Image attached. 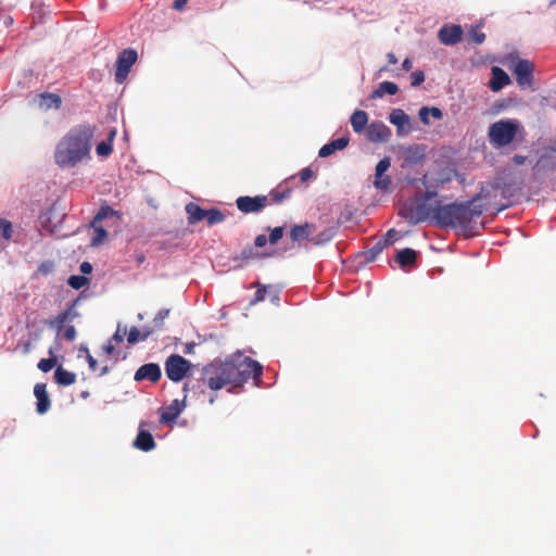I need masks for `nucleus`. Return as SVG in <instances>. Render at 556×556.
I'll return each instance as SVG.
<instances>
[{"label":"nucleus","instance_id":"nucleus-1","mask_svg":"<svg viewBox=\"0 0 556 556\" xmlns=\"http://www.w3.org/2000/svg\"><path fill=\"white\" fill-rule=\"evenodd\" d=\"M263 367L254 359L238 355L225 362H213L205 366L201 381L211 390L217 391L227 386L241 387L249 379L260 383Z\"/></svg>","mask_w":556,"mask_h":556},{"label":"nucleus","instance_id":"nucleus-2","mask_svg":"<svg viewBox=\"0 0 556 556\" xmlns=\"http://www.w3.org/2000/svg\"><path fill=\"white\" fill-rule=\"evenodd\" d=\"M94 130L96 127L89 124H80L70 129L56 144L55 164L61 168H71L90 159Z\"/></svg>","mask_w":556,"mask_h":556},{"label":"nucleus","instance_id":"nucleus-3","mask_svg":"<svg viewBox=\"0 0 556 556\" xmlns=\"http://www.w3.org/2000/svg\"><path fill=\"white\" fill-rule=\"evenodd\" d=\"M478 197L463 203L434 206V223L441 227H459L467 237L477 235V218L483 213V205L476 204Z\"/></svg>","mask_w":556,"mask_h":556},{"label":"nucleus","instance_id":"nucleus-4","mask_svg":"<svg viewBox=\"0 0 556 556\" xmlns=\"http://www.w3.org/2000/svg\"><path fill=\"white\" fill-rule=\"evenodd\" d=\"M399 214L410 225H417L430 218L434 222V206L432 207L417 194L403 204Z\"/></svg>","mask_w":556,"mask_h":556},{"label":"nucleus","instance_id":"nucleus-5","mask_svg":"<svg viewBox=\"0 0 556 556\" xmlns=\"http://www.w3.org/2000/svg\"><path fill=\"white\" fill-rule=\"evenodd\" d=\"M520 127L517 119L497 121L489 127V140L496 148L506 147L515 140Z\"/></svg>","mask_w":556,"mask_h":556},{"label":"nucleus","instance_id":"nucleus-6","mask_svg":"<svg viewBox=\"0 0 556 556\" xmlns=\"http://www.w3.org/2000/svg\"><path fill=\"white\" fill-rule=\"evenodd\" d=\"M138 53L132 48L124 49L116 59L115 80L122 84L128 76L131 66L137 62Z\"/></svg>","mask_w":556,"mask_h":556},{"label":"nucleus","instance_id":"nucleus-7","mask_svg":"<svg viewBox=\"0 0 556 556\" xmlns=\"http://www.w3.org/2000/svg\"><path fill=\"white\" fill-rule=\"evenodd\" d=\"M189 367V362L178 354L170 355L165 362V372L168 379L174 382L182 380Z\"/></svg>","mask_w":556,"mask_h":556},{"label":"nucleus","instance_id":"nucleus-8","mask_svg":"<svg viewBox=\"0 0 556 556\" xmlns=\"http://www.w3.org/2000/svg\"><path fill=\"white\" fill-rule=\"evenodd\" d=\"M236 205L238 210L244 214L258 213L269 205V199L266 195H243L236 200Z\"/></svg>","mask_w":556,"mask_h":556},{"label":"nucleus","instance_id":"nucleus-9","mask_svg":"<svg viewBox=\"0 0 556 556\" xmlns=\"http://www.w3.org/2000/svg\"><path fill=\"white\" fill-rule=\"evenodd\" d=\"M534 65L529 60H518L513 68L517 84L521 88L531 87L533 84Z\"/></svg>","mask_w":556,"mask_h":556},{"label":"nucleus","instance_id":"nucleus-10","mask_svg":"<svg viewBox=\"0 0 556 556\" xmlns=\"http://www.w3.org/2000/svg\"><path fill=\"white\" fill-rule=\"evenodd\" d=\"M390 166L391 160L388 156L381 159L376 165L374 186L377 189L386 191L392 185L391 177L386 175V172L390 168Z\"/></svg>","mask_w":556,"mask_h":556},{"label":"nucleus","instance_id":"nucleus-11","mask_svg":"<svg viewBox=\"0 0 556 556\" xmlns=\"http://www.w3.org/2000/svg\"><path fill=\"white\" fill-rule=\"evenodd\" d=\"M162 377L161 367L155 363H148L140 366L134 376V380L137 382L148 380L152 383H156Z\"/></svg>","mask_w":556,"mask_h":556},{"label":"nucleus","instance_id":"nucleus-12","mask_svg":"<svg viewBox=\"0 0 556 556\" xmlns=\"http://www.w3.org/2000/svg\"><path fill=\"white\" fill-rule=\"evenodd\" d=\"M438 37L443 45H456L463 38V28L459 25H444L440 28Z\"/></svg>","mask_w":556,"mask_h":556},{"label":"nucleus","instance_id":"nucleus-13","mask_svg":"<svg viewBox=\"0 0 556 556\" xmlns=\"http://www.w3.org/2000/svg\"><path fill=\"white\" fill-rule=\"evenodd\" d=\"M366 137L371 142H386L391 137V129L382 122H372L367 127Z\"/></svg>","mask_w":556,"mask_h":556},{"label":"nucleus","instance_id":"nucleus-14","mask_svg":"<svg viewBox=\"0 0 556 556\" xmlns=\"http://www.w3.org/2000/svg\"><path fill=\"white\" fill-rule=\"evenodd\" d=\"M316 226L312 223H304L291 227L289 237L292 243L301 244L302 241H311L312 235L315 232Z\"/></svg>","mask_w":556,"mask_h":556},{"label":"nucleus","instance_id":"nucleus-15","mask_svg":"<svg viewBox=\"0 0 556 556\" xmlns=\"http://www.w3.org/2000/svg\"><path fill=\"white\" fill-rule=\"evenodd\" d=\"M75 302H73L65 311L58 314L53 319L47 321V325L56 330L58 336L61 334L64 325L68 321H72L78 314L74 309Z\"/></svg>","mask_w":556,"mask_h":556},{"label":"nucleus","instance_id":"nucleus-16","mask_svg":"<svg viewBox=\"0 0 556 556\" xmlns=\"http://www.w3.org/2000/svg\"><path fill=\"white\" fill-rule=\"evenodd\" d=\"M185 408L184 401L174 400L169 405L161 408L160 410V422L163 425H169L174 422L177 417L181 414Z\"/></svg>","mask_w":556,"mask_h":556},{"label":"nucleus","instance_id":"nucleus-17","mask_svg":"<svg viewBox=\"0 0 556 556\" xmlns=\"http://www.w3.org/2000/svg\"><path fill=\"white\" fill-rule=\"evenodd\" d=\"M556 168V155L553 151H545L540 155L535 165L533 166V174H545Z\"/></svg>","mask_w":556,"mask_h":556},{"label":"nucleus","instance_id":"nucleus-18","mask_svg":"<svg viewBox=\"0 0 556 556\" xmlns=\"http://www.w3.org/2000/svg\"><path fill=\"white\" fill-rule=\"evenodd\" d=\"M34 395L36 396V410L38 414H46L51 406L50 396L45 383H37L34 388Z\"/></svg>","mask_w":556,"mask_h":556},{"label":"nucleus","instance_id":"nucleus-19","mask_svg":"<svg viewBox=\"0 0 556 556\" xmlns=\"http://www.w3.org/2000/svg\"><path fill=\"white\" fill-rule=\"evenodd\" d=\"M389 121L396 126L400 136L410 129L409 116L401 109H394L390 113Z\"/></svg>","mask_w":556,"mask_h":556},{"label":"nucleus","instance_id":"nucleus-20","mask_svg":"<svg viewBox=\"0 0 556 556\" xmlns=\"http://www.w3.org/2000/svg\"><path fill=\"white\" fill-rule=\"evenodd\" d=\"M496 188L501 190L502 197L508 200V203L503 205L500 210L510 206L513 204L511 199L519 194L521 191V187L514 181H497Z\"/></svg>","mask_w":556,"mask_h":556},{"label":"nucleus","instance_id":"nucleus-21","mask_svg":"<svg viewBox=\"0 0 556 556\" xmlns=\"http://www.w3.org/2000/svg\"><path fill=\"white\" fill-rule=\"evenodd\" d=\"M349 142H350L349 136H343L341 138L334 139V140L330 141L329 143L324 144L320 148L318 155L320 157H328L331 154H333L336 151L343 150L344 148H346Z\"/></svg>","mask_w":556,"mask_h":556},{"label":"nucleus","instance_id":"nucleus-22","mask_svg":"<svg viewBox=\"0 0 556 556\" xmlns=\"http://www.w3.org/2000/svg\"><path fill=\"white\" fill-rule=\"evenodd\" d=\"M509 83L510 78L504 70L497 66L492 68V79L490 81V88L492 91H500Z\"/></svg>","mask_w":556,"mask_h":556},{"label":"nucleus","instance_id":"nucleus-23","mask_svg":"<svg viewBox=\"0 0 556 556\" xmlns=\"http://www.w3.org/2000/svg\"><path fill=\"white\" fill-rule=\"evenodd\" d=\"M38 105L41 110L48 111L50 109H60L62 105V99L56 93L42 92L38 96Z\"/></svg>","mask_w":556,"mask_h":556},{"label":"nucleus","instance_id":"nucleus-24","mask_svg":"<svg viewBox=\"0 0 556 556\" xmlns=\"http://www.w3.org/2000/svg\"><path fill=\"white\" fill-rule=\"evenodd\" d=\"M417 252L410 248L403 249L397 252L395 262L402 267H412L416 264Z\"/></svg>","mask_w":556,"mask_h":556},{"label":"nucleus","instance_id":"nucleus-25","mask_svg":"<svg viewBox=\"0 0 556 556\" xmlns=\"http://www.w3.org/2000/svg\"><path fill=\"white\" fill-rule=\"evenodd\" d=\"M134 445L140 451L149 452L154 448L155 441L150 432L141 430L137 434Z\"/></svg>","mask_w":556,"mask_h":556},{"label":"nucleus","instance_id":"nucleus-26","mask_svg":"<svg viewBox=\"0 0 556 556\" xmlns=\"http://www.w3.org/2000/svg\"><path fill=\"white\" fill-rule=\"evenodd\" d=\"M188 215V223L194 225L205 218L206 210L202 208L198 204L190 202L185 207Z\"/></svg>","mask_w":556,"mask_h":556},{"label":"nucleus","instance_id":"nucleus-27","mask_svg":"<svg viewBox=\"0 0 556 556\" xmlns=\"http://www.w3.org/2000/svg\"><path fill=\"white\" fill-rule=\"evenodd\" d=\"M350 122H351V126H352L353 130L357 134H361L366 128V125L368 123V115L363 110H356L352 114Z\"/></svg>","mask_w":556,"mask_h":556},{"label":"nucleus","instance_id":"nucleus-28","mask_svg":"<svg viewBox=\"0 0 556 556\" xmlns=\"http://www.w3.org/2000/svg\"><path fill=\"white\" fill-rule=\"evenodd\" d=\"M54 380L59 386L67 387L76 382V374L59 366L54 371Z\"/></svg>","mask_w":556,"mask_h":556},{"label":"nucleus","instance_id":"nucleus-29","mask_svg":"<svg viewBox=\"0 0 556 556\" xmlns=\"http://www.w3.org/2000/svg\"><path fill=\"white\" fill-rule=\"evenodd\" d=\"M425 157V149L420 146L408 147L404 150V160L409 164H417Z\"/></svg>","mask_w":556,"mask_h":556},{"label":"nucleus","instance_id":"nucleus-30","mask_svg":"<svg viewBox=\"0 0 556 556\" xmlns=\"http://www.w3.org/2000/svg\"><path fill=\"white\" fill-rule=\"evenodd\" d=\"M290 193H291V189L288 187L282 188L281 186H279L276 189L270 190V192L267 195L269 199V204L282 203L285 200L289 199Z\"/></svg>","mask_w":556,"mask_h":556},{"label":"nucleus","instance_id":"nucleus-31","mask_svg":"<svg viewBox=\"0 0 556 556\" xmlns=\"http://www.w3.org/2000/svg\"><path fill=\"white\" fill-rule=\"evenodd\" d=\"M117 217V218H121V214L118 211H115L113 210L112 207L108 206V205H102L98 213L96 214V216L93 217L92 222H91V226H94L97 224H99L101 220L105 219V218H109V217Z\"/></svg>","mask_w":556,"mask_h":556},{"label":"nucleus","instance_id":"nucleus-32","mask_svg":"<svg viewBox=\"0 0 556 556\" xmlns=\"http://www.w3.org/2000/svg\"><path fill=\"white\" fill-rule=\"evenodd\" d=\"M225 214L218 208H210L206 210L205 220L208 226H214L216 224L223 223L225 220Z\"/></svg>","mask_w":556,"mask_h":556},{"label":"nucleus","instance_id":"nucleus-33","mask_svg":"<svg viewBox=\"0 0 556 556\" xmlns=\"http://www.w3.org/2000/svg\"><path fill=\"white\" fill-rule=\"evenodd\" d=\"M152 332L153 330H144L141 334V331L134 326L128 331L127 341L130 344H135L138 342L139 339L146 340Z\"/></svg>","mask_w":556,"mask_h":556},{"label":"nucleus","instance_id":"nucleus-34","mask_svg":"<svg viewBox=\"0 0 556 556\" xmlns=\"http://www.w3.org/2000/svg\"><path fill=\"white\" fill-rule=\"evenodd\" d=\"M114 135L115 132L112 131L108 140L101 141L97 146L96 152L99 156L108 157L112 153V139Z\"/></svg>","mask_w":556,"mask_h":556},{"label":"nucleus","instance_id":"nucleus-35","mask_svg":"<svg viewBox=\"0 0 556 556\" xmlns=\"http://www.w3.org/2000/svg\"><path fill=\"white\" fill-rule=\"evenodd\" d=\"M13 235V224L0 217V240L10 241Z\"/></svg>","mask_w":556,"mask_h":556},{"label":"nucleus","instance_id":"nucleus-36","mask_svg":"<svg viewBox=\"0 0 556 556\" xmlns=\"http://www.w3.org/2000/svg\"><path fill=\"white\" fill-rule=\"evenodd\" d=\"M91 227L94 230V237L91 239V245L97 247L102 244L104 240L108 238V231L98 224Z\"/></svg>","mask_w":556,"mask_h":556},{"label":"nucleus","instance_id":"nucleus-37","mask_svg":"<svg viewBox=\"0 0 556 556\" xmlns=\"http://www.w3.org/2000/svg\"><path fill=\"white\" fill-rule=\"evenodd\" d=\"M386 243L378 240L367 252L366 260L368 262L375 261L378 255L386 249Z\"/></svg>","mask_w":556,"mask_h":556},{"label":"nucleus","instance_id":"nucleus-38","mask_svg":"<svg viewBox=\"0 0 556 556\" xmlns=\"http://www.w3.org/2000/svg\"><path fill=\"white\" fill-rule=\"evenodd\" d=\"M267 230L269 231L268 242L271 245L277 244L278 241L283 237V233H285V227L283 226H278V227H275V228H269L268 227Z\"/></svg>","mask_w":556,"mask_h":556},{"label":"nucleus","instance_id":"nucleus-39","mask_svg":"<svg viewBox=\"0 0 556 556\" xmlns=\"http://www.w3.org/2000/svg\"><path fill=\"white\" fill-rule=\"evenodd\" d=\"M88 278L84 275H73L68 278L67 283L75 290H79L88 283Z\"/></svg>","mask_w":556,"mask_h":556},{"label":"nucleus","instance_id":"nucleus-40","mask_svg":"<svg viewBox=\"0 0 556 556\" xmlns=\"http://www.w3.org/2000/svg\"><path fill=\"white\" fill-rule=\"evenodd\" d=\"M56 364V358L51 356L49 358H41L37 365L38 369L43 372L50 371Z\"/></svg>","mask_w":556,"mask_h":556},{"label":"nucleus","instance_id":"nucleus-41","mask_svg":"<svg viewBox=\"0 0 556 556\" xmlns=\"http://www.w3.org/2000/svg\"><path fill=\"white\" fill-rule=\"evenodd\" d=\"M331 233L327 230L319 232L316 236L312 235L311 242H313L316 245L326 243L331 240Z\"/></svg>","mask_w":556,"mask_h":556},{"label":"nucleus","instance_id":"nucleus-42","mask_svg":"<svg viewBox=\"0 0 556 556\" xmlns=\"http://www.w3.org/2000/svg\"><path fill=\"white\" fill-rule=\"evenodd\" d=\"M380 91H382L383 93H388L390 96H394L397 93L399 87L396 84L392 81H382L380 84Z\"/></svg>","mask_w":556,"mask_h":556},{"label":"nucleus","instance_id":"nucleus-43","mask_svg":"<svg viewBox=\"0 0 556 556\" xmlns=\"http://www.w3.org/2000/svg\"><path fill=\"white\" fill-rule=\"evenodd\" d=\"M400 238L399 232L395 229H390L387 231L383 238L380 239L381 242L386 243V247L393 244Z\"/></svg>","mask_w":556,"mask_h":556},{"label":"nucleus","instance_id":"nucleus-44","mask_svg":"<svg viewBox=\"0 0 556 556\" xmlns=\"http://www.w3.org/2000/svg\"><path fill=\"white\" fill-rule=\"evenodd\" d=\"M169 309H161L153 319L155 328H162L164 319L168 316Z\"/></svg>","mask_w":556,"mask_h":556},{"label":"nucleus","instance_id":"nucleus-45","mask_svg":"<svg viewBox=\"0 0 556 556\" xmlns=\"http://www.w3.org/2000/svg\"><path fill=\"white\" fill-rule=\"evenodd\" d=\"M60 336L67 341H74L76 338V329L73 325H70Z\"/></svg>","mask_w":556,"mask_h":556},{"label":"nucleus","instance_id":"nucleus-46","mask_svg":"<svg viewBox=\"0 0 556 556\" xmlns=\"http://www.w3.org/2000/svg\"><path fill=\"white\" fill-rule=\"evenodd\" d=\"M412 86L417 87L425 81V74L421 71L413 72L410 75Z\"/></svg>","mask_w":556,"mask_h":556},{"label":"nucleus","instance_id":"nucleus-47","mask_svg":"<svg viewBox=\"0 0 556 556\" xmlns=\"http://www.w3.org/2000/svg\"><path fill=\"white\" fill-rule=\"evenodd\" d=\"M469 36L471 38V41L477 45H481L485 40V34L478 31L476 29L471 30Z\"/></svg>","mask_w":556,"mask_h":556},{"label":"nucleus","instance_id":"nucleus-48","mask_svg":"<svg viewBox=\"0 0 556 556\" xmlns=\"http://www.w3.org/2000/svg\"><path fill=\"white\" fill-rule=\"evenodd\" d=\"M266 287H260L254 293V298L251 301V304H256L265 300Z\"/></svg>","mask_w":556,"mask_h":556},{"label":"nucleus","instance_id":"nucleus-49","mask_svg":"<svg viewBox=\"0 0 556 556\" xmlns=\"http://www.w3.org/2000/svg\"><path fill=\"white\" fill-rule=\"evenodd\" d=\"M256 256H258V254H257V253H255V252L253 251V249H252V248H250V247H249V248L243 249V250L241 251V254H240V258H241V260H250V258H254V257H256Z\"/></svg>","mask_w":556,"mask_h":556},{"label":"nucleus","instance_id":"nucleus-50","mask_svg":"<svg viewBox=\"0 0 556 556\" xmlns=\"http://www.w3.org/2000/svg\"><path fill=\"white\" fill-rule=\"evenodd\" d=\"M268 242V238L265 235H258L254 239V245L256 248H264Z\"/></svg>","mask_w":556,"mask_h":556},{"label":"nucleus","instance_id":"nucleus-51","mask_svg":"<svg viewBox=\"0 0 556 556\" xmlns=\"http://www.w3.org/2000/svg\"><path fill=\"white\" fill-rule=\"evenodd\" d=\"M419 118L424 124H429V108L422 106L419 110Z\"/></svg>","mask_w":556,"mask_h":556},{"label":"nucleus","instance_id":"nucleus-52","mask_svg":"<svg viewBox=\"0 0 556 556\" xmlns=\"http://www.w3.org/2000/svg\"><path fill=\"white\" fill-rule=\"evenodd\" d=\"M313 176V170L309 167H305L300 172V178L303 182L307 181Z\"/></svg>","mask_w":556,"mask_h":556},{"label":"nucleus","instance_id":"nucleus-53","mask_svg":"<svg viewBox=\"0 0 556 556\" xmlns=\"http://www.w3.org/2000/svg\"><path fill=\"white\" fill-rule=\"evenodd\" d=\"M511 161H513V163L515 165L520 166V165H523L527 162V156L521 155V154H516V155L513 156Z\"/></svg>","mask_w":556,"mask_h":556},{"label":"nucleus","instance_id":"nucleus-54","mask_svg":"<svg viewBox=\"0 0 556 556\" xmlns=\"http://www.w3.org/2000/svg\"><path fill=\"white\" fill-rule=\"evenodd\" d=\"M87 362H88L89 368L92 371H96L97 367H98V363H97V361L93 358V356L88 351H87Z\"/></svg>","mask_w":556,"mask_h":556},{"label":"nucleus","instance_id":"nucleus-55","mask_svg":"<svg viewBox=\"0 0 556 556\" xmlns=\"http://www.w3.org/2000/svg\"><path fill=\"white\" fill-rule=\"evenodd\" d=\"M421 199H425V201L428 203L430 200L437 197L435 191L427 190L424 194H418Z\"/></svg>","mask_w":556,"mask_h":556},{"label":"nucleus","instance_id":"nucleus-56","mask_svg":"<svg viewBox=\"0 0 556 556\" xmlns=\"http://www.w3.org/2000/svg\"><path fill=\"white\" fill-rule=\"evenodd\" d=\"M80 271L84 275L90 274L92 271V265L89 262H83L80 264Z\"/></svg>","mask_w":556,"mask_h":556},{"label":"nucleus","instance_id":"nucleus-57","mask_svg":"<svg viewBox=\"0 0 556 556\" xmlns=\"http://www.w3.org/2000/svg\"><path fill=\"white\" fill-rule=\"evenodd\" d=\"M429 114H431L435 119L442 118L443 114L439 108H429Z\"/></svg>","mask_w":556,"mask_h":556},{"label":"nucleus","instance_id":"nucleus-58","mask_svg":"<svg viewBox=\"0 0 556 556\" xmlns=\"http://www.w3.org/2000/svg\"><path fill=\"white\" fill-rule=\"evenodd\" d=\"M188 0H175L174 1V4H173V8L177 11H180L185 8V5L187 4Z\"/></svg>","mask_w":556,"mask_h":556},{"label":"nucleus","instance_id":"nucleus-59","mask_svg":"<svg viewBox=\"0 0 556 556\" xmlns=\"http://www.w3.org/2000/svg\"><path fill=\"white\" fill-rule=\"evenodd\" d=\"M402 67L405 72H409L413 67V62L410 59L406 58L403 63H402Z\"/></svg>","mask_w":556,"mask_h":556},{"label":"nucleus","instance_id":"nucleus-60","mask_svg":"<svg viewBox=\"0 0 556 556\" xmlns=\"http://www.w3.org/2000/svg\"><path fill=\"white\" fill-rule=\"evenodd\" d=\"M103 351L108 354V355H111L114 353L115 351V348L114 345L112 344V342L110 341L109 343L104 344L103 345Z\"/></svg>","mask_w":556,"mask_h":556},{"label":"nucleus","instance_id":"nucleus-61","mask_svg":"<svg viewBox=\"0 0 556 556\" xmlns=\"http://www.w3.org/2000/svg\"><path fill=\"white\" fill-rule=\"evenodd\" d=\"M112 341H115L116 343H122V342L124 341V336H123V334H121V333H119V331L117 330V331L113 334V337H112V339H111V342H112Z\"/></svg>","mask_w":556,"mask_h":556},{"label":"nucleus","instance_id":"nucleus-62","mask_svg":"<svg viewBox=\"0 0 556 556\" xmlns=\"http://www.w3.org/2000/svg\"><path fill=\"white\" fill-rule=\"evenodd\" d=\"M384 93L380 91V86L370 93V99L381 98Z\"/></svg>","mask_w":556,"mask_h":556},{"label":"nucleus","instance_id":"nucleus-63","mask_svg":"<svg viewBox=\"0 0 556 556\" xmlns=\"http://www.w3.org/2000/svg\"><path fill=\"white\" fill-rule=\"evenodd\" d=\"M387 58H388V62L390 64H396L397 63V59H396L394 53H392V52L388 53Z\"/></svg>","mask_w":556,"mask_h":556},{"label":"nucleus","instance_id":"nucleus-64","mask_svg":"<svg viewBox=\"0 0 556 556\" xmlns=\"http://www.w3.org/2000/svg\"><path fill=\"white\" fill-rule=\"evenodd\" d=\"M108 371H109V367H108V366H104V367L101 369V371H100V376L105 375Z\"/></svg>","mask_w":556,"mask_h":556}]
</instances>
